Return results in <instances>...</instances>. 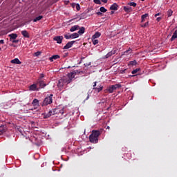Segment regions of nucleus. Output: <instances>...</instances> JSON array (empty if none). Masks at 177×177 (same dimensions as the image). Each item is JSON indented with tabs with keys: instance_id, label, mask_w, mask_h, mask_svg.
Listing matches in <instances>:
<instances>
[{
	"instance_id": "5",
	"label": "nucleus",
	"mask_w": 177,
	"mask_h": 177,
	"mask_svg": "<svg viewBox=\"0 0 177 177\" xmlns=\"http://www.w3.org/2000/svg\"><path fill=\"white\" fill-rule=\"evenodd\" d=\"M121 86H122L121 84L112 85V86L108 87L106 91L109 93H113V92H114V91H117V89H120V88H121Z\"/></svg>"
},
{
	"instance_id": "37",
	"label": "nucleus",
	"mask_w": 177,
	"mask_h": 177,
	"mask_svg": "<svg viewBox=\"0 0 177 177\" xmlns=\"http://www.w3.org/2000/svg\"><path fill=\"white\" fill-rule=\"evenodd\" d=\"M44 77H45V75H44V73L40 74L39 80H42V78H44Z\"/></svg>"
},
{
	"instance_id": "6",
	"label": "nucleus",
	"mask_w": 177,
	"mask_h": 177,
	"mask_svg": "<svg viewBox=\"0 0 177 177\" xmlns=\"http://www.w3.org/2000/svg\"><path fill=\"white\" fill-rule=\"evenodd\" d=\"M63 36H55L53 38L54 41H56L57 44H62V42H63Z\"/></svg>"
},
{
	"instance_id": "30",
	"label": "nucleus",
	"mask_w": 177,
	"mask_h": 177,
	"mask_svg": "<svg viewBox=\"0 0 177 177\" xmlns=\"http://www.w3.org/2000/svg\"><path fill=\"white\" fill-rule=\"evenodd\" d=\"M100 10L102 13H106V12H107V9H105L104 7H100Z\"/></svg>"
},
{
	"instance_id": "52",
	"label": "nucleus",
	"mask_w": 177,
	"mask_h": 177,
	"mask_svg": "<svg viewBox=\"0 0 177 177\" xmlns=\"http://www.w3.org/2000/svg\"><path fill=\"white\" fill-rule=\"evenodd\" d=\"M68 68H70V66H68Z\"/></svg>"
},
{
	"instance_id": "28",
	"label": "nucleus",
	"mask_w": 177,
	"mask_h": 177,
	"mask_svg": "<svg viewBox=\"0 0 177 177\" xmlns=\"http://www.w3.org/2000/svg\"><path fill=\"white\" fill-rule=\"evenodd\" d=\"M132 52V49L131 48H129L128 50L124 52V55H129Z\"/></svg>"
},
{
	"instance_id": "34",
	"label": "nucleus",
	"mask_w": 177,
	"mask_h": 177,
	"mask_svg": "<svg viewBox=\"0 0 177 177\" xmlns=\"http://www.w3.org/2000/svg\"><path fill=\"white\" fill-rule=\"evenodd\" d=\"M138 71H140V68H138L132 71L131 73L132 74H136Z\"/></svg>"
},
{
	"instance_id": "53",
	"label": "nucleus",
	"mask_w": 177,
	"mask_h": 177,
	"mask_svg": "<svg viewBox=\"0 0 177 177\" xmlns=\"http://www.w3.org/2000/svg\"><path fill=\"white\" fill-rule=\"evenodd\" d=\"M141 1H145V0H141Z\"/></svg>"
},
{
	"instance_id": "39",
	"label": "nucleus",
	"mask_w": 177,
	"mask_h": 177,
	"mask_svg": "<svg viewBox=\"0 0 177 177\" xmlns=\"http://www.w3.org/2000/svg\"><path fill=\"white\" fill-rule=\"evenodd\" d=\"M12 42L13 44H18L19 43V40H16V39H15L12 40Z\"/></svg>"
},
{
	"instance_id": "22",
	"label": "nucleus",
	"mask_w": 177,
	"mask_h": 177,
	"mask_svg": "<svg viewBox=\"0 0 177 177\" xmlns=\"http://www.w3.org/2000/svg\"><path fill=\"white\" fill-rule=\"evenodd\" d=\"M124 12H127V13H130V12H132V8L131 7H124Z\"/></svg>"
},
{
	"instance_id": "14",
	"label": "nucleus",
	"mask_w": 177,
	"mask_h": 177,
	"mask_svg": "<svg viewBox=\"0 0 177 177\" xmlns=\"http://www.w3.org/2000/svg\"><path fill=\"white\" fill-rule=\"evenodd\" d=\"M12 64H21V62L18 58H15L10 61Z\"/></svg>"
},
{
	"instance_id": "48",
	"label": "nucleus",
	"mask_w": 177,
	"mask_h": 177,
	"mask_svg": "<svg viewBox=\"0 0 177 177\" xmlns=\"http://www.w3.org/2000/svg\"><path fill=\"white\" fill-rule=\"evenodd\" d=\"M89 99V95H88L87 97L86 98V100H88Z\"/></svg>"
},
{
	"instance_id": "8",
	"label": "nucleus",
	"mask_w": 177,
	"mask_h": 177,
	"mask_svg": "<svg viewBox=\"0 0 177 177\" xmlns=\"http://www.w3.org/2000/svg\"><path fill=\"white\" fill-rule=\"evenodd\" d=\"M32 104L35 106V109H38V107H39V100H38L37 98H35L32 102Z\"/></svg>"
},
{
	"instance_id": "21",
	"label": "nucleus",
	"mask_w": 177,
	"mask_h": 177,
	"mask_svg": "<svg viewBox=\"0 0 177 177\" xmlns=\"http://www.w3.org/2000/svg\"><path fill=\"white\" fill-rule=\"evenodd\" d=\"M93 89L95 91V92H100L101 91H103V86L100 85L97 88H93Z\"/></svg>"
},
{
	"instance_id": "33",
	"label": "nucleus",
	"mask_w": 177,
	"mask_h": 177,
	"mask_svg": "<svg viewBox=\"0 0 177 177\" xmlns=\"http://www.w3.org/2000/svg\"><path fill=\"white\" fill-rule=\"evenodd\" d=\"M141 27H142V28H146L149 27V21H147L145 24L141 25Z\"/></svg>"
},
{
	"instance_id": "43",
	"label": "nucleus",
	"mask_w": 177,
	"mask_h": 177,
	"mask_svg": "<svg viewBox=\"0 0 177 177\" xmlns=\"http://www.w3.org/2000/svg\"><path fill=\"white\" fill-rule=\"evenodd\" d=\"M101 2H103L104 3H107V0H101Z\"/></svg>"
},
{
	"instance_id": "49",
	"label": "nucleus",
	"mask_w": 177,
	"mask_h": 177,
	"mask_svg": "<svg viewBox=\"0 0 177 177\" xmlns=\"http://www.w3.org/2000/svg\"><path fill=\"white\" fill-rule=\"evenodd\" d=\"M113 13H114V11L111 12V15H113Z\"/></svg>"
},
{
	"instance_id": "17",
	"label": "nucleus",
	"mask_w": 177,
	"mask_h": 177,
	"mask_svg": "<svg viewBox=\"0 0 177 177\" xmlns=\"http://www.w3.org/2000/svg\"><path fill=\"white\" fill-rule=\"evenodd\" d=\"M57 59H60V56L59 55H53L49 58L50 62H53V60H57Z\"/></svg>"
},
{
	"instance_id": "11",
	"label": "nucleus",
	"mask_w": 177,
	"mask_h": 177,
	"mask_svg": "<svg viewBox=\"0 0 177 177\" xmlns=\"http://www.w3.org/2000/svg\"><path fill=\"white\" fill-rule=\"evenodd\" d=\"M111 10H118V4L117 3H114L113 5L110 7Z\"/></svg>"
},
{
	"instance_id": "4",
	"label": "nucleus",
	"mask_w": 177,
	"mask_h": 177,
	"mask_svg": "<svg viewBox=\"0 0 177 177\" xmlns=\"http://www.w3.org/2000/svg\"><path fill=\"white\" fill-rule=\"evenodd\" d=\"M53 95L50 94V96L46 97L43 102L41 103V106L42 107H44V106H48V104H52L53 102Z\"/></svg>"
},
{
	"instance_id": "42",
	"label": "nucleus",
	"mask_w": 177,
	"mask_h": 177,
	"mask_svg": "<svg viewBox=\"0 0 177 177\" xmlns=\"http://www.w3.org/2000/svg\"><path fill=\"white\" fill-rule=\"evenodd\" d=\"M97 15L98 16H102V13L101 12H97Z\"/></svg>"
},
{
	"instance_id": "40",
	"label": "nucleus",
	"mask_w": 177,
	"mask_h": 177,
	"mask_svg": "<svg viewBox=\"0 0 177 177\" xmlns=\"http://www.w3.org/2000/svg\"><path fill=\"white\" fill-rule=\"evenodd\" d=\"M96 84H97V82H95L93 83V88H97V87H96Z\"/></svg>"
},
{
	"instance_id": "24",
	"label": "nucleus",
	"mask_w": 177,
	"mask_h": 177,
	"mask_svg": "<svg viewBox=\"0 0 177 177\" xmlns=\"http://www.w3.org/2000/svg\"><path fill=\"white\" fill-rule=\"evenodd\" d=\"M43 16L42 15H39V17H36V18H35L34 19H33V22L34 23H37V21H39V20H41V19H43Z\"/></svg>"
},
{
	"instance_id": "27",
	"label": "nucleus",
	"mask_w": 177,
	"mask_h": 177,
	"mask_svg": "<svg viewBox=\"0 0 177 177\" xmlns=\"http://www.w3.org/2000/svg\"><path fill=\"white\" fill-rule=\"evenodd\" d=\"M137 62L136 60L131 61L129 63V66H136Z\"/></svg>"
},
{
	"instance_id": "16",
	"label": "nucleus",
	"mask_w": 177,
	"mask_h": 177,
	"mask_svg": "<svg viewBox=\"0 0 177 177\" xmlns=\"http://www.w3.org/2000/svg\"><path fill=\"white\" fill-rule=\"evenodd\" d=\"M10 37V41H12V39H16L17 38V34L16 33H12L8 35Z\"/></svg>"
},
{
	"instance_id": "1",
	"label": "nucleus",
	"mask_w": 177,
	"mask_h": 177,
	"mask_svg": "<svg viewBox=\"0 0 177 177\" xmlns=\"http://www.w3.org/2000/svg\"><path fill=\"white\" fill-rule=\"evenodd\" d=\"M80 74H84V71L76 70L68 73L66 76L62 77L59 80L57 84L58 88H62L66 84H71L73 82V80L75 78V75H80Z\"/></svg>"
},
{
	"instance_id": "26",
	"label": "nucleus",
	"mask_w": 177,
	"mask_h": 177,
	"mask_svg": "<svg viewBox=\"0 0 177 177\" xmlns=\"http://www.w3.org/2000/svg\"><path fill=\"white\" fill-rule=\"evenodd\" d=\"M71 39H74L75 38H78L80 37V35L78 33H73L71 35Z\"/></svg>"
},
{
	"instance_id": "13",
	"label": "nucleus",
	"mask_w": 177,
	"mask_h": 177,
	"mask_svg": "<svg viewBox=\"0 0 177 177\" xmlns=\"http://www.w3.org/2000/svg\"><path fill=\"white\" fill-rule=\"evenodd\" d=\"M77 30H80V26L75 25L71 28L70 31L71 32H74V31H77Z\"/></svg>"
},
{
	"instance_id": "3",
	"label": "nucleus",
	"mask_w": 177,
	"mask_h": 177,
	"mask_svg": "<svg viewBox=\"0 0 177 177\" xmlns=\"http://www.w3.org/2000/svg\"><path fill=\"white\" fill-rule=\"evenodd\" d=\"M102 134V132L99 130H93L91 134L89 136L88 139L91 143H98L99 142V136Z\"/></svg>"
},
{
	"instance_id": "41",
	"label": "nucleus",
	"mask_w": 177,
	"mask_h": 177,
	"mask_svg": "<svg viewBox=\"0 0 177 177\" xmlns=\"http://www.w3.org/2000/svg\"><path fill=\"white\" fill-rule=\"evenodd\" d=\"M0 44H1L2 45L5 44V41H3V39L0 40Z\"/></svg>"
},
{
	"instance_id": "12",
	"label": "nucleus",
	"mask_w": 177,
	"mask_h": 177,
	"mask_svg": "<svg viewBox=\"0 0 177 177\" xmlns=\"http://www.w3.org/2000/svg\"><path fill=\"white\" fill-rule=\"evenodd\" d=\"M21 34H22L23 37H24V38H30V34L28 33V32L27 30H22L21 32Z\"/></svg>"
},
{
	"instance_id": "10",
	"label": "nucleus",
	"mask_w": 177,
	"mask_h": 177,
	"mask_svg": "<svg viewBox=\"0 0 177 177\" xmlns=\"http://www.w3.org/2000/svg\"><path fill=\"white\" fill-rule=\"evenodd\" d=\"M37 84H39L40 88H45V86H46V84H45V82L40 79H38Z\"/></svg>"
},
{
	"instance_id": "9",
	"label": "nucleus",
	"mask_w": 177,
	"mask_h": 177,
	"mask_svg": "<svg viewBox=\"0 0 177 177\" xmlns=\"http://www.w3.org/2000/svg\"><path fill=\"white\" fill-rule=\"evenodd\" d=\"M115 53H117V50H113L105 55V58L109 59V57H111V55H115Z\"/></svg>"
},
{
	"instance_id": "47",
	"label": "nucleus",
	"mask_w": 177,
	"mask_h": 177,
	"mask_svg": "<svg viewBox=\"0 0 177 177\" xmlns=\"http://www.w3.org/2000/svg\"><path fill=\"white\" fill-rule=\"evenodd\" d=\"M125 71H127V69H124L123 71H122V74H124V73H125Z\"/></svg>"
},
{
	"instance_id": "32",
	"label": "nucleus",
	"mask_w": 177,
	"mask_h": 177,
	"mask_svg": "<svg viewBox=\"0 0 177 177\" xmlns=\"http://www.w3.org/2000/svg\"><path fill=\"white\" fill-rule=\"evenodd\" d=\"M92 39V42L94 45H97V44H99V40L95 39Z\"/></svg>"
},
{
	"instance_id": "31",
	"label": "nucleus",
	"mask_w": 177,
	"mask_h": 177,
	"mask_svg": "<svg viewBox=\"0 0 177 177\" xmlns=\"http://www.w3.org/2000/svg\"><path fill=\"white\" fill-rule=\"evenodd\" d=\"M173 13H174V12L172 11V10H169L168 12H167L168 17H171V16H172Z\"/></svg>"
},
{
	"instance_id": "20",
	"label": "nucleus",
	"mask_w": 177,
	"mask_h": 177,
	"mask_svg": "<svg viewBox=\"0 0 177 177\" xmlns=\"http://www.w3.org/2000/svg\"><path fill=\"white\" fill-rule=\"evenodd\" d=\"M29 90L30 91H38V88H37V84H33L29 86Z\"/></svg>"
},
{
	"instance_id": "2",
	"label": "nucleus",
	"mask_w": 177,
	"mask_h": 177,
	"mask_svg": "<svg viewBox=\"0 0 177 177\" xmlns=\"http://www.w3.org/2000/svg\"><path fill=\"white\" fill-rule=\"evenodd\" d=\"M55 114H64V107L58 106L51 111H49L47 113L44 114V118H49L52 117V115H55Z\"/></svg>"
},
{
	"instance_id": "35",
	"label": "nucleus",
	"mask_w": 177,
	"mask_h": 177,
	"mask_svg": "<svg viewBox=\"0 0 177 177\" xmlns=\"http://www.w3.org/2000/svg\"><path fill=\"white\" fill-rule=\"evenodd\" d=\"M93 2L95 3L97 5L102 4V0H93Z\"/></svg>"
},
{
	"instance_id": "7",
	"label": "nucleus",
	"mask_w": 177,
	"mask_h": 177,
	"mask_svg": "<svg viewBox=\"0 0 177 177\" xmlns=\"http://www.w3.org/2000/svg\"><path fill=\"white\" fill-rule=\"evenodd\" d=\"M74 44H75V41H69L64 46L63 49H70Z\"/></svg>"
},
{
	"instance_id": "19",
	"label": "nucleus",
	"mask_w": 177,
	"mask_h": 177,
	"mask_svg": "<svg viewBox=\"0 0 177 177\" xmlns=\"http://www.w3.org/2000/svg\"><path fill=\"white\" fill-rule=\"evenodd\" d=\"M102 34L99 32H96L91 37V39H96V38H99Z\"/></svg>"
},
{
	"instance_id": "18",
	"label": "nucleus",
	"mask_w": 177,
	"mask_h": 177,
	"mask_svg": "<svg viewBox=\"0 0 177 177\" xmlns=\"http://www.w3.org/2000/svg\"><path fill=\"white\" fill-rule=\"evenodd\" d=\"M149 17V14H145L141 16V23L146 21V19Z\"/></svg>"
},
{
	"instance_id": "36",
	"label": "nucleus",
	"mask_w": 177,
	"mask_h": 177,
	"mask_svg": "<svg viewBox=\"0 0 177 177\" xmlns=\"http://www.w3.org/2000/svg\"><path fill=\"white\" fill-rule=\"evenodd\" d=\"M64 38H66V39H71V35H64Z\"/></svg>"
},
{
	"instance_id": "44",
	"label": "nucleus",
	"mask_w": 177,
	"mask_h": 177,
	"mask_svg": "<svg viewBox=\"0 0 177 177\" xmlns=\"http://www.w3.org/2000/svg\"><path fill=\"white\" fill-rule=\"evenodd\" d=\"M40 54H41L40 52H37V53H35L36 56H39Z\"/></svg>"
},
{
	"instance_id": "38",
	"label": "nucleus",
	"mask_w": 177,
	"mask_h": 177,
	"mask_svg": "<svg viewBox=\"0 0 177 177\" xmlns=\"http://www.w3.org/2000/svg\"><path fill=\"white\" fill-rule=\"evenodd\" d=\"M76 9H77V10H80L81 9V7L80 6V5L78 3L76 4Z\"/></svg>"
},
{
	"instance_id": "46",
	"label": "nucleus",
	"mask_w": 177,
	"mask_h": 177,
	"mask_svg": "<svg viewBox=\"0 0 177 177\" xmlns=\"http://www.w3.org/2000/svg\"><path fill=\"white\" fill-rule=\"evenodd\" d=\"M156 20H157V21H160L161 20V17H158V18L156 19Z\"/></svg>"
},
{
	"instance_id": "15",
	"label": "nucleus",
	"mask_w": 177,
	"mask_h": 177,
	"mask_svg": "<svg viewBox=\"0 0 177 177\" xmlns=\"http://www.w3.org/2000/svg\"><path fill=\"white\" fill-rule=\"evenodd\" d=\"M6 126L1 125L0 126V135H2V133H5L6 132Z\"/></svg>"
},
{
	"instance_id": "51",
	"label": "nucleus",
	"mask_w": 177,
	"mask_h": 177,
	"mask_svg": "<svg viewBox=\"0 0 177 177\" xmlns=\"http://www.w3.org/2000/svg\"><path fill=\"white\" fill-rule=\"evenodd\" d=\"M0 50H1V47H0Z\"/></svg>"
},
{
	"instance_id": "45",
	"label": "nucleus",
	"mask_w": 177,
	"mask_h": 177,
	"mask_svg": "<svg viewBox=\"0 0 177 177\" xmlns=\"http://www.w3.org/2000/svg\"><path fill=\"white\" fill-rule=\"evenodd\" d=\"M160 12H158V13L156 14V15H155V17H157V16H160Z\"/></svg>"
},
{
	"instance_id": "29",
	"label": "nucleus",
	"mask_w": 177,
	"mask_h": 177,
	"mask_svg": "<svg viewBox=\"0 0 177 177\" xmlns=\"http://www.w3.org/2000/svg\"><path fill=\"white\" fill-rule=\"evenodd\" d=\"M128 5L129 6H133V8H136V3H135V2H130V3H128Z\"/></svg>"
},
{
	"instance_id": "23",
	"label": "nucleus",
	"mask_w": 177,
	"mask_h": 177,
	"mask_svg": "<svg viewBox=\"0 0 177 177\" xmlns=\"http://www.w3.org/2000/svg\"><path fill=\"white\" fill-rule=\"evenodd\" d=\"M84 32H85V28L82 27L80 28L79 31L77 32V34H79V35H82V34H84Z\"/></svg>"
},
{
	"instance_id": "50",
	"label": "nucleus",
	"mask_w": 177,
	"mask_h": 177,
	"mask_svg": "<svg viewBox=\"0 0 177 177\" xmlns=\"http://www.w3.org/2000/svg\"><path fill=\"white\" fill-rule=\"evenodd\" d=\"M107 129H110V127L108 126V127H107Z\"/></svg>"
},
{
	"instance_id": "25",
	"label": "nucleus",
	"mask_w": 177,
	"mask_h": 177,
	"mask_svg": "<svg viewBox=\"0 0 177 177\" xmlns=\"http://www.w3.org/2000/svg\"><path fill=\"white\" fill-rule=\"evenodd\" d=\"M176 38H177V30H176L174 32V34H173V35H172V37L171 38V41H174L175 39H176Z\"/></svg>"
}]
</instances>
